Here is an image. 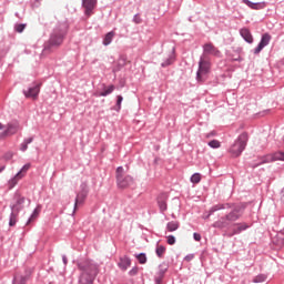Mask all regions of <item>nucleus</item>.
<instances>
[{
	"label": "nucleus",
	"instance_id": "nucleus-1",
	"mask_svg": "<svg viewBox=\"0 0 284 284\" xmlns=\"http://www.w3.org/2000/svg\"><path fill=\"white\" fill-rule=\"evenodd\" d=\"M78 270L81 272L79 284H93L94 278L99 275V265L92 260H81L77 263Z\"/></svg>",
	"mask_w": 284,
	"mask_h": 284
},
{
	"label": "nucleus",
	"instance_id": "nucleus-2",
	"mask_svg": "<svg viewBox=\"0 0 284 284\" xmlns=\"http://www.w3.org/2000/svg\"><path fill=\"white\" fill-rule=\"evenodd\" d=\"M241 216H243V209H241V206H235L226 215L215 221L212 224V227H215L216 230H225V227L230 226V223H236Z\"/></svg>",
	"mask_w": 284,
	"mask_h": 284
},
{
	"label": "nucleus",
	"instance_id": "nucleus-3",
	"mask_svg": "<svg viewBox=\"0 0 284 284\" xmlns=\"http://www.w3.org/2000/svg\"><path fill=\"white\" fill-rule=\"evenodd\" d=\"M63 39H65V31L62 29L55 28L48 42L44 43V48L42 54H50L53 48H59L61 43H63Z\"/></svg>",
	"mask_w": 284,
	"mask_h": 284
},
{
	"label": "nucleus",
	"instance_id": "nucleus-4",
	"mask_svg": "<svg viewBox=\"0 0 284 284\" xmlns=\"http://www.w3.org/2000/svg\"><path fill=\"white\" fill-rule=\"evenodd\" d=\"M247 141H250V136L246 132L241 133L236 140L232 143V145L229 148V153L234 156L235 159L237 156H241L243 152H245V148H247Z\"/></svg>",
	"mask_w": 284,
	"mask_h": 284
},
{
	"label": "nucleus",
	"instance_id": "nucleus-5",
	"mask_svg": "<svg viewBox=\"0 0 284 284\" xmlns=\"http://www.w3.org/2000/svg\"><path fill=\"white\" fill-rule=\"evenodd\" d=\"M212 70V62L210 58L205 55H201L199 60V68L196 71V82L197 83H205L207 81V74Z\"/></svg>",
	"mask_w": 284,
	"mask_h": 284
},
{
	"label": "nucleus",
	"instance_id": "nucleus-6",
	"mask_svg": "<svg viewBox=\"0 0 284 284\" xmlns=\"http://www.w3.org/2000/svg\"><path fill=\"white\" fill-rule=\"evenodd\" d=\"M115 179L118 187H121L122 190L125 187H130V185L134 184V178H132L131 175H124L123 166L116 168Z\"/></svg>",
	"mask_w": 284,
	"mask_h": 284
},
{
	"label": "nucleus",
	"instance_id": "nucleus-7",
	"mask_svg": "<svg viewBox=\"0 0 284 284\" xmlns=\"http://www.w3.org/2000/svg\"><path fill=\"white\" fill-rule=\"evenodd\" d=\"M21 125L19 121L14 120L6 125V130L0 133V139H8V136H14L19 132Z\"/></svg>",
	"mask_w": 284,
	"mask_h": 284
},
{
	"label": "nucleus",
	"instance_id": "nucleus-8",
	"mask_svg": "<svg viewBox=\"0 0 284 284\" xmlns=\"http://www.w3.org/2000/svg\"><path fill=\"white\" fill-rule=\"evenodd\" d=\"M273 161H284V152H275L272 155H265L260 159V161L253 164V168H258L265 163H272Z\"/></svg>",
	"mask_w": 284,
	"mask_h": 284
},
{
	"label": "nucleus",
	"instance_id": "nucleus-9",
	"mask_svg": "<svg viewBox=\"0 0 284 284\" xmlns=\"http://www.w3.org/2000/svg\"><path fill=\"white\" fill-rule=\"evenodd\" d=\"M89 192H90V190L88 189V183L83 182L80 185V192L75 196L74 210H77L78 205L83 204L85 199H88Z\"/></svg>",
	"mask_w": 284,
	"mask_h": 284
},
{
	"label": "nucleus",
	"instance_id": "nucleus-10",
	"mask_svg": "<svg viewBox=\"0 0 284 284\" xmlns=\"http://www.w3.org/2000/svg\"><path fill=\"white\" fill-rule=\"evenodd\" d=\"M202 48H203L202 57H207L210 54L211 57H217L219 59H221L222 57L221 50H219V48L212 44V42L205 43Z\"/></svg>",
	"mask_w": 284,
	"mask_h": 284
},
{
	"label": "nucleus",
	"instance_id": "nucleus-11",
	"mask_svg": "<svg viewBox=\"0 0 284 284\" xmlns=\"http://www.w3.org/2000/svg\"><path fill=\"white\" fill-rule=\"evenodd\" d=\"M22 92L26 99H37L39 97V92H41V83H34Z\"/></svg>",
	"mask_w": 284,
	"mask_h": 284
},
{
	"label": "nucleus",
	"instance_id": "nucleus-12",
	"mask_svg": "<svg viewBox=\"0 0 284 284\" xmlns=\"http://www.w3.org/2000/svg\"><path fill=\"white\" fill-rule=\"evenodd\" d=\"M270 41H272V36H270V33L262 34L260 43L253 51L254 54H261L263 48H267V45H270Z\"/></svg>",
	"mask_w": 284,
	"mask_h": 284
},
{
	"label": "nucleus",
	"instance_id": "nucleus-13",
	"mask_svg": "<svg viewBox=\"0 0 284 284\" xmlns=\"http://www.w3.org/2000/svg\"><path fill=\"white\" fill-rule=\"evenodd\" d=\"M98 0H82V8L84 9L85 17H92L94 9L97 8Z\"/></svg>",
	"mask_w": 284,
	"mask_h": 284
},
{
	"label": "nucleus",
	"instance_id": "nucleus-14",
	"mask_svg": "<svg viewBox=\"0 0 284 284\" xmlns=\"http://www.w3.org/2000/svg\"><path fill=\"white\" fill-rule=\"evenodd\" d=\"M250 227H252V224L246 222L235 223L232 230V234L230 236H236L237 234H241L242 232L250 230Z\"/></svg>",
	"mask_w": 284,
	"mask_h": 284
},
{
	"label": "nucleus",
	"instance_id": "nucleus-15",
	"mask_svg": "<svg viewBox=\"0 0 284 284\" xmlns=\"http://www.w3.org/2000/svg\"><path fill=\"white\" fill-rule=\"evenodd\" d=\"M11 207V213L9 216V226L14 227L17 225V219L19 216V213L21 212V207L17 206H10Z\"/></svg>",
	"mask_w": 284,
	"mask_h": 284
},
{
	"label": "nucleus",
	"instance_id": "nucleus-16",
	"mask_svg": "<svg viewBox=\"0 0 284 284\" xmlns=\"http://www.w3.org/2000/svg\"><path fill=\"white\" fill-rule=\"evenodd\" d=\"M245 6L251 8V10H263L265 9V6H267L266 2H252L250 0H242Z\"/></svg>",
	"mask_w": 284,
	"mask_h": 284
},
{
	"label": "nucleus",
	"instance_id": "nucleus-17",
	"mask_svg": "<svg viewBox=\"0 0 284 284\" xmlns=\"http://www.w3.org/2000/svg\"><path fill=\"white\" fill-rule=\"evenodd\" d=\"M165 272H168V266L165 264H160L159 271L154 277L156 284H161V281H163V276H165Z\"/></svg>",
	"mask_w": 284,
	"mask_h": 284
},
{
	"label": "nucleus",
	"instance_id": "nucleus-18",
	"mask_svg": "<svg viewBox=\"0 0 284 284\" xmlns=\"http://www.w3.org/2000/svg\"><path fill=\"white\" fill-rule=\"evenodd\" d=\"M240 34H241L242 39H244V41H246V43H254V37H252V32L250 31V29L242 28L240 30Z\"/></svg>",
	"mask_w": 284,
	"mask_h": 284
},
{
	"label": "nucleus",
	"instance_id": "nucleus-19",
	"mask_svg": "<svg viewBox=\"0 0 284 284\" xmlns=\"http://www.w3.org/2000/svg\"><path fill=\"white\" fill-rule=\"evenodd\" d=\"M176 53V48H172V53L161 63V68H168L172 65L176 61V57L174 55Z\"/></svg>",
	"mask_w": 284,
	"mask_h": 284
},
{
	"label": "nucleus",
	"instance_id": "nucleus-20",
	"mask_svg": "<svg viewBox=\"0 0 284 284\" xmlns=\"http://www.w3.org/2000/svg\"><path fill=\"white\" fill-rule=\"evenodd\" d=\"M130 265H132V260L128 255L120 257V262L118 263V266L120 267V270L125 272V270H128Z\"/></svg>",
	"mask_w": 284,
	"mask_h": 284
},
{
	"label": "nucleus",
	"instance_id": "nucleus-21",
	"mask_svg": "<svg viewBox=\"0 0 284 284\" xmlns=\"http://www.w3.org/2000/svg\"><path fill=\"white\" fill-rule=\"evenodd\" d=\"M231 207H232V204H230V203L216 204V205L212 206V207L209 210L207 219H209V216H212V214H214V212H219V211H221V210H230Z\"/></svg>",
	"mask_w": 284,
	"mask_h": 284
},
{
	"label": "nucleus",
	"instance_id": "nucleus-22",
	"mask_svg": "<svg viewBox=\"0 0 284 284\" xmlns=\"http://www.w3.org/2000/svg\"><path fill=\"white\" fill-rule=\"evenodd\" d=\"M21 179H23V178L21 176V173H17L13 178H11V179L8 181L9 190H12V189L17 187V184L21 181Z\"/></svg>",
	"mask_w": 284,
	"mask_h": 284
},
{
	"label": "nucleus",
	"instance_id": "nucleus-23",
	"mask_svg": "<svg viewBox=\"0 0 284 284\" xmlns=\"http://www.w3.org/2000/svg\"><path fill=\"white\" fill-rule=\"evenodd\" d=\"M115 32L114 31H110L108 32L104 38H103V41H102V44L103 45H110V43H112V41H114V37H115Z\"/></svg>",
	"mask_w": 284,
	"mask_h": 284
},
{
	"label": "nucleus",
	"instance_id": "nucleus-24",
	"mask_svg": "<svg viewBox=\"0 0 284 284\" xmlns=\"http://www.w3.org/2000/svg\"><path fill=\"white\" fill-rule=\"evenodd\" d=\"M179 227H181V224L179 223V221H171L166 224V231L169 232H176Z\"/></svg>",
	"mask_w": 284,
	"mask_h": 284
},
{
	"label": "nucleus",
	"instance_id": "nucleus-25",
	"mask_svg": "<svg viewBox=\"0 0 284 284\" xmlns=\"http://www.w3.org/2000/svg\"><path fill=\"white\" fill-rule=\"evenodd\" d=\"M114 90H115L114 84H111L108 88H104L103 91L98 94V97H110V94H112Z\"/></svg>",
	"mask_w": 284,
	"mask_h": 284
},
{
	"label": "nucleus",
	"instance_id": "nucleus-26",
	"mask_svg": "<svg viewBox=\"0 0 284 284\" xmlns=\"http://www.w3.org/2000/svg\"><path fill=\"white\" fill-rule=\"evenodd\" d=\"M23 203H26V197L21 196L20 194H17L16 204L11 205L10 207H21V210H23Z\"/></svg>",
	"mask_w": 284,
	"mask_h": 284
},
{
	"label": "nucleus",
	"instance_id": "nucleus-27",
	"mask_svg": "<svg viewBox=\"0 0 284 284\" xmlns=\"http://www.w3.org/2000/svg\"><path fill=\"white\" fill-rule=\"evenodd\" d=\"M158 205L161 212L168 211V201L163 199L162 196L158 197Z\"/></svg>",
	"mask_w": 284,
	"mask_h": 284
},
{
	"label": "nucleus",
	"instance_id": "nucleus-28",
	"mask_svg": "<svg viewBox=\"0 0 284 284\" xmlns=\"http://www.w3.org/2000/svg\"><path fill=\"white\" fill-rule=\"evenodd\" d=\"M34 141V138H26L20 144V151L26 152L28 150V145Z\"/></svg>",
	"mask_w": 284,
	"mask_h": 284
},
{
	"label": "nucleus",
	"instance_id": "nucleus-29",
	"mask_svg": "<svg viewBox=\"0 0 284 284\" xmlns=\"http://www.w3.org/2000/svg\"><path fill=\"white\" fill-rule=\"evenodd\" d=\"M26 283H28V276H23V275L16 276L13 277V281H12V284H26Z\"/></svg>",
	"mask_w": 284,
	"mask_h": 284
},
{
	"label": "nucleus",
	"instance_id": "nucleus-30",
	"mask_svg": "<svg viewBox=\"0 0 284 284\" xmlns=\"http://www.w3.org/2000/svg\"><path fill=\"white\" fill-rule=\"evenodd\" d=\"M165 251H166V248H165V246H163V245H158V246L155 247V254H156V256H158L159 258H163V256H164V254H165Z\"/></svg>",
	"mask_w": 284,
	"mask_h": 284
},
{
	"label": "nucleus",
	"instance_id": "nucleus-31",
	"mask_svg": "<svg viewBox=\"0 0 284 284\" xmlns=\"http://www.w3.org/2000/svg\"><path fill=\"white\" fill-rule=\"evenodd\" d=\"M30 168H31V164H30V163L24 164V165L20 169V171L18 172V174H20L21 178L23 179V178L26 176V174H28V170H30Z\"/></svg>",
	"mask_w": 284,
	"mask_h": 284
},
{
	"label": "nucleus",
	"instance_id": "nucleus-32",
	"mask_svg": "<svg viewBox=\"0 0 284 284\" xmlns=\"http://www.w3.org/2000/svg\"><path fill=\"white\" fill-rule=\"evenodd\" d=\"M135 257L141 265H145V263H148V256L145 255V253H140L135 255Z\"/></svg>",
	"mask_w": 284,
	"mask_h": 284
},
{
	"label": "nucleus",
	"instance_id": "nucleus-33",
	"mask_svg": "<svg viewBox=\"0 0 284 284\" xmlns=\"http://www.w3.org/2000/svg\"><path fill=\"white\" fill-rule=\"evenodd\" d=\"M267 281V275L265 274H258L253 278V283H265Z\"/></svg>",
	"mask_w": 284,
	"mask_h": 284
},
{
	"label": "nucleus",
	"instance_id": "nucleus-34",
	"mask_svg": "<svg viewBox=\"0 0 284 284\" xmlns=\"http://www.w3.org/2000/svg\"><path fill=\"white\" fill-rule=\"evenodd\" d=\"M207 145L213 150H219V148H221V142L219 140H212L207 143Z\"/></svg>",
	"mask_w": 284,
	"mask_h": 284
},
{
	"label": "nucleus",
	"instance_id": "nucleus-35",
	"mask_svg": "<svg viewBox=\"0 0 284 284\" xmlns=\"http://www.w3.org/2000/svg\"><path fill=\"white\" fill-rule=\"evenodd\" d=\"M191 183H201V174L200 173H194L191 179Z\"/></svg>",
	"mask_w": 284,
	"mask_h": 284
},
{
	"label": "nucleus",
	"instance_id": "nucleus-36",
	"mask_svg": "<svg viewBox=\"0 0 284 284\" xmlns=\"http://www.w3.org/2000/svg\"><path fill=\"white\" fill-rule=\"evenodd\" d=\"M39 216V211L36 209L33 212H32V214H31V216L29 217V220L27 221V225H30V223H32V220L33 219H37Z\"/></svg>",
	"mask_w": 284,
	"mask_h": 284
},
{
	"label": "nucleus",
	"instance_id": "nucleus-37",
	"mask_svg": "<svg viewBox=\"0 0 284 284\" xmlns=\"http://www.w3.org/2000/svg\"><path fill=\"white\" fill-rule=\"evenodd\" d=\"M133 23H135L136 26H139L140 23H143V19H141V16L139 13L133 16L132 19Z\"/></svg>",
	"mask_w": 284,
	"mask_h": 284
},
{
	"label": "nucleus",
	"instance_id": "nucleus-38",
	"mask_svg": "<svg viewBox=\"0 0 284 284\" xmlns=\"http://www.w3.org/2000/svg\"><path fill=\"white\" fill-rule=\"evenodd\" d=\"M166 243L169 245H174L176 243V237H174V235L166 236Z\"/></svg>",
	"mask_w": 284,
	"mask_h": 284
},
{
	"label": "nucleus",
	"instance_id": "nucleus-39",
	"mask_svg": "<svg viewBox=\"0 0 284 284\" xmlns=\"http://www.w3.org/2000/svg\"><path fill=\"white\" fill-rule=\"evenodd\" d=\"M14 30H16V32L21 33V32H23V30H26V24H23V23L17 24L14 27Z\"/></svg>",
	"mask_w": 284,
	"mask_h": 284
},
{
	"label": "nucleus",
	"instance_id": "nucleus-40",
	"mask_svg": "<svg viewBox=\"0 0 284 284\" xmlns=\"http://www.w3.org/2000/svg\"><path fill=\"white\" fill-rule=\"evenodd\" d=\"M121 103H123V95H118L116 108L121 110Z\"/></svg>",
	"mask_w": 284,
	"mask_h": 284
},
{
	"label": "nucleus",
	"instance_id": "nucleus-41",
	"mask_svg": "<svg viewBox=\"0 0 284 284\" xmlns=\"http://www.w3.org/2000/svg\"><path fill=\"white\" fill-rule=\"evenodd\" d=\"M130 276H136L139 274V267L134 266L131 271H129Z\"/></svg>",
	"mask_w": 284,
	"mask_h": 284
},
{
	"label": "nucleus",
	"instance_id": "nucleus-42",
	"mask_svg": "<svg viewBox=\"0 0 284 284\" xmlns=\"http://www.w3.org/2000/svg\"><path fill=\"white\" fill-rule=\"evenodd\" d=\"M184 261H186V263H190V261H194V254H187V255L184 257Z\"/></svg>",
	"mask_w": 284,
	"mask_h": 284
},
{
	"label": "nucleus",
	"instance_id": "nucleus-43",
	"mask_svg": "<svg viewBox=\"0 0 284 284\" xmlns=\"http://www.w3.org/2000/svg\"><path fill=\"white\" fill-rule=\"evenodd\" d=\"M194 241H201V234L200 233H193Z\"/></svg>",
	"mask_w": 284,
	"mask_h": 284
},
{
	"label": "nucleus",
	"instance_id": "nucleus-44",
	"mask_svg": "<svg viewBox=\"0 0 284 284\" xmlns=\"http://www.w3.org/2000/svg\"><path fill=\"white\" fill-rule=\"evenodd\" d=\"M62 261H63L64 265H68V257L65 255L62 256Z\"/></svg>",
	"mask_w": 284,
	"mask_h": 284
},
{
	"label": "nucleus",
	"instance_id": "nucleus-45",
	"mask_svg": "<svg viewBox=\"0 0 284 284\" xmlns=\"http://www.w3.org/2000/svg\"><path fill=\"white\" fill-rule=\"evenodd\" d=\"M6 170V165L0 166V174Z\"/></svg>",
	"mask_w": 284,
	"mask_h": 284
},
{
	"label": "nucleus",
	"instance_id": "nucleus-46",
	"mask_svg": "<svg viewBox=\"0 0 284 284\" xmlns=\"http://www.w3.org/2000/svg\"><path fill=\"white\" fill-rule=\"evenodd\" d=\"M6 128V125H3V123L0 122V130H3Z\"/></svg>",
	"mask_w": 284,
	"mask_h": 284
},
{
	"label": "nucleus",
	"instance_id": "nucleus-47",
	"mask_svg": "<svg viewBox=\"0 0 284 284\" xmlns=\"http://www.w3.org/2000/svg\"><path fill=\"white\" fill-rule=\"evenodd\" d=\"M209 136H214V133H211V134L206 135L207 139H209Z\"/></svg>",
	"mask_w": 284,
	"mask_h": 284
},
{
	"label": "nucleus",
	"instance_id": "nucleus-48",
	"mask_svg": "<svg viewBox=\"0 0 284 284\" xmlns=\"http://www.w3.org/2000/svg\"><path fill=\"white\" fill-rule=\"evenodd\" d=\"M7 159H12V155H7Z\"/></svg>",
	"mask_w": 284,
	"mask_h": 284
}]
</instances>
